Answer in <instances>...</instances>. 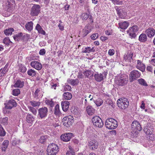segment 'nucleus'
<instances>
[{
    "instance_id": "nucleus-1",
    "label": "nucleus",
    "mask_w": 155,
    "mask_h": 155,
    "mask_svg": "<svg viewBox=\"0 0 155 155\" xmlns=\"http://www.w3.org/2000/svg\"><path fill=\"white\" fill-rule=\"evenodd\" d=\"M58 151V147L57 144L54 143L49 144L47 150L48 155H56Z\"/></svg>"
},
{
    "instance_id": "nucleus-2",
    "label": "nucleus",
    "mask_w": 155,
    "mask_h": 155,
    "mask_svg": "<svg viewBox=\"0 0 155 155\" xmlns=\"http://www.w3.org/2000/svg\"><path fill=\"white\" fill-rule=\"evenodd\" d=\"M105 124L106 127L110 130L114 129L117 126V122L113 118L107 119L105 121Z\"/></svg>"
},
{
    "instance_id": "nucleus-3",
    "label": "nucleus",
    "mask_w": 155,
    "mask_h": 155,
    "mask_svg": "<svg viewBox=\"0 0 155 155\" xmlns=\"http://www.w3.org/2000/svg\"><path fill=\"white\" fill-rule=\"evenodd\" d=\"M118 106L122 109H125L129 105V101L127 99L124 97L119 99L117 102Z\"/></svg>"
},
{
    "instance_id": "nucleus-4",
    "label": "nucleus",
    "mask_w": 155,
    "mask_h": 155,
    "mask_svg": "<svg viewBox=\"0 0 155 155\" xmlns=\"http://www.w3.org/2000/svg\"><path fill=\"white\" fill-rule=\"evenodd\" d=\"M93 125L99 128H101L104 125V123L100 117L97 116H95L92 117L91 119Z\"/></svg>"
},
{
    "instance_id": "nucleus-5",
    "label": "nucleus",
    "mask_w": 155,
    "mask_h": 155,
    "mask_svg": "<svg viewBox=\"0 0 155 155\" xmlns=\"http://www.w3.org/2000/svg\"><path fill=\"white\" fill-rule=\"evenodd\" d=\"M153 130V127L151 126L145 127L143 129L146 134L147 137L150 140L153 139L154 136L152 133Z\"/></svg>"
},
{
    "instance_id": "nucleus-6",
    "label": "nucleus",
    "mask_w": 155,
    "mask_h": 155,
    "mask_svg": "<svg viewBox=\"0 0 155 155\" xmlns=\"http://www.w3.org/2000/svg\"><path fill=\"white\" fill-rule=\"evenodd\" d=\"M138 27L137 25H134L132 27H130L127 32L130 38L131 39L135 38L136 36V33L138 31Z\"/></svg>"
},
{
    "instance_id": "nucleus-7",
    "label": "nucleus",
    "mask_w": 155,
    "mask_h": 155,
    "mask_svg": "<svg viewBox=\"0 0 155 155\" xmlns=\"http://www.w3.org/2000/svg\"><path fill=\"white\" fill-rule=\"evenodd\" d=\"M40 8L39 5H34L31 9V15L33 16H38L40 12Z\"/></svg>"
},
{
    "instance_id": "nucleus-8",
    "label": "nucleus",
    "mask_w": 155,
    "mask_h": 155,
    "mask_svg": "<svg viewBox=\"0 0 155 155\" xmlns=\"http://www.w3.org/2000/svg\"><path fill=\"white\" fill-rule=\"evenodd\" d=\"M48 109L47 107L40 108L38 110V117L41 119L45 118L47 116Z\"/></svg>"
},
{
    "instance_id": "nucleus-9",
    "label": "nucleus",
    "mask_w": 155,
    "mask_h": 155,
    "mask_svg": "<svg viewBox=\"0 0 155 155\" xmlns=\"http://www.w3.org/2000/svg\"><path fill=\"white\" fill-rule=\"evenodd\" d=\"M73 118L71 115L64 117L62 120L63 124L64 126L68 127L73 122Z\"/></svg>"
},
{
    "instance_id": "nucleus-10",
    "label": "nucleus",
    "mask_w": 155,
    "mask_h": 155,
    "mask_svg": "<svg viewBox=\"0 0 155 155\" xmlns=\"http://www.w3.org/2000/svg\"><path fill=\"white\" fill-rule=\"evenodd\" d=\"M140 73L137 71L134 70L131 71L130 74V82H132L140 77Z\"/></svg>"
},
{
    "instance_id": "nucleus-11",
    "label": "nucleus",
    "mask_w": 155,
    "mask_h": 155,
    "mask_svg": "<svg viewBox=\"0 0 155 155\" xmlns=\"http://www.w3.org/2000/svg\"><path fill=\"white\" fill-rule=\"evenodd\" d=\"M135 125H137V127H136V128L135 130H136L134 131V134L133 133L131 134V137L133 138L136 137L137 136L138 134L137 133V130L140 131L142 130V127L139 122L135 121H133V125H134V126H136Z\"/></svg>"
},
{
    "instance_id": "nucleus-12",
    "label": "nucleus",
    "mask_w": 155,
    "mask_h": 155,
    "mask_svg": "<svg viewBox=\"0 0 155 155\" xmlns=\"http://www.w3.org/2000/svg\"><path fill=\"white\" fill-rule=\"evenodd\" d=\"M73 134L71 133H68L62 134L61 136V140L64 142H68L70 140L73 136Z\"/></svg>"
},
{
    "instance_id": "nucleus-13",
    "label": "nucleus",
    "mask_w": 155,
    "mask_h": 155,
    "mask_svg": "<svg viewBox=\"0 0 155 155\" xmlns=\"http://www.w3.org/2000/svg\"><path fill=\"white\" fill-rule=\"evenodd\" d=\"M5 107L6 109H11L14 107H15L17 105V103L13 99L10 100L7 104H5Z\"/></svg>"
},
{
    "instance_id": "nucleus-14",
    "label": "nucleus",
    "mask_w": 155,
    "mask_h": 155,
    "mask_svg": "<svg viewBox=\"0 0 155 155\" xmlns=\"http://www.w3.org/2000/svg\"><path fill=\"white\" fill-rule=\"evenodd\" d=\"M30 65L32 67L38 70H40L42 68L41 64L37 61H31Z\"/></svg>"
},
{
    "instance_id": "nucleus-15",
    "label": "nucleus",
    "mask_w": 155,
    "mask_h": 155,
    "mask_svg": "<svg viewBox=\"0 0 155 155\" xmlns=\"http://www.w3.org/2000/svg\"><path fill=\"white\" fill-rule=\"evenodd\" d=\"M88 144L90 149L92 150H94L97 149L98 147V142L96 140H92L89 142Z\"/></svg>"
},
{
    "instance_id": "nucleus-16",
    "label": "nucleus",
    "mask_w": 155,
    "mask_h": 155,
    "mask_svg": "<svg viewBox=\"0 0 155 155\" xmlns=\"http://www.w3.org/2000/svg\"><path fill=\"white\" fill-rule=\"evenodd\" d=\"M145 32L148 37L151 38L154 35L155 30L153 28H150L147 29Z\"/></svg>"
},
{
    "instance_id": "nucleus-17",
    "label": "nucleus",
    "mask_w": 155,
    "mask_h": 155,
    "mask_svg": "<svg viewBox=\"0 0 155 155\" xmlns=\"http://www.w3.org/2000/svg\"><path fill=\"white\" fill-rule=\"evenodd\" d=\"M7 1L5 3V5H4L5 6V9L7 10L8 9L12 8V5H15V0H6Z\"/></svg>"
},
{
    "instance_id": "nucleus-18",
    "label": "nucleus",
    "mask_w": 155,
    "mask_h": 155,
    "mask_svg": "<svg viewBox=\"0 0 155 155\" xmlns=\"http://www.w3.org/2000/svg\"><path fill=\"white\" fill-rule=\"evenodd\" d=\"M136 68L143 72L145 70V66L140 60H137V64L136 65Z\"/></svg>"
},
{
    "instance_id": "nucleus-19",
    "label": "nucleus",
    "mask_w": 155,
    "mask_h": 155,
    "mask_svg": "<svg viewBox=\"0 0 155 155\" xmlns=\"http://www.w3.org/2000/svg\"><path fill=\"white\" fill-rule=\"evenodd\" d=\"M129 24L128 22L126 21L121 22L118 23L119 27L122 29H126L128 26Z\"/></svg>"
},
{
    "instance_id": "nucleus-20",
    "label": "nucleus",
    "mask_w": 155,
    "mask_h": 155,
    "mask_svg": "<svg viewBox=\"0 0 155 155\" xmlns=\"http://www.w3.org/2000/svg\"><path fill=\"white\" fill-rule=\"evenodd\" d=\"M69 102L68 101H64L61 103V106L63 110L66 111L68 110L69 105Z\"/></svg>"
},
{
    "instance_id": "nucleus-21",
    "label": "nucleus",
    "mask_w": 155,
    "mask_h": 155,
    "mask_svg": "<svg viewBox=\"0 0 155 155\" xmlns=\"http://www.w3.org/2000/svg\"><path fill=\"white\" fill-rule=\"evenodd\" d=\"M86 110L89 115H92L94 113L95 110L91 106H88L86 107Z\"/></svg>"
},
{
    "instance_id": "nucleus-22",
    "label": "nucleus",
    "mask_w": 155,
    "mask_h": 155,
    "mask_svg": "<svg viewBox=\"0 0 155 155\" xmlns=\"http://www.w3.org/2000/svg\"><path fill=\"white\" fill-rule=\"evenodd\" d=\"M24 85V82L23 81L18 80L15 83L13 86L15 87H22Z\"/></svg>"
},
{
    "instance_id": "nucleus-23",
    "label": "nucleus",
    "mask_w": 155,
    "mask_h": 155,
    "mask_svg": "<svg viewBox=\"0 0 155 155\" xmlns=\"http://www.w3.org/2000/svg\"><path fill=\"white\" fill-rule=\"evenodd\" d=\"M95 49L94 47L91 48L90 47H87L85 48H83L82 50V53H90L91 52H94Z\"/></svg>"
},
{
    "instance_id": "nucleus-24",
    "label": "nucleus",
    "mask_w": 155,
    "mask_h": 155,
    "mask_svg": "<svg viewBox=\"0 0 155 155\" xmlns=\"http://www.w3.org/2000/svg\"><path fill=\"white\" fill-rule=\"evenodd\" d=\"M8 64H6L4 68L2 70V69L0 70V77L3 76L8 71Z\"/></svg>"
},
{
    "instance_id": "nucleus-25",
    "label": "nucleus",
    "mask_w": 155,
    "mask_h": 155,
    "mask_svg": "<svg viewBox=\"0 0 155 155\" xmlns=\"http://www.w3.org/2000/svg\"><path fill=\"white\" fill-rule=\"evenodd\" d=\"M94 77L95 80L98 82H100L103 80V76L102 74H95Z\"/></svg>"
},
{
    "instance_id": "nucleus-26",
    "label": "nucleus",
    "mask_w": 155,
    "mask_h": 155,
    "mask_svg": "<svg viewBox=\"0 0 155 155\" xmlns=\"http://www.w3.org/2000/svg\"><path fill=\"white\" fill-rule=\"evenodd\" d=\"M133 55V54L132 53H130V54L125 55L124 56V59H125L126 61L130 63L132 60V57Z\"/></svg>"
},
{
    "instance_id": "nucleus-27",
    "label": "nucleus",
    "mask_w": 155,
    "mask_h": 155,
    "mask_svg": "<svg viewBox=\"0 0 155 155\" xmlns=\"http://www.w3.org/2000/svg\"><path fill=\"white\" fill-rule=\"evenodd\" d=\"M84 75L87 78H91L93 75V72L91 70H87L84 72Z\"/></svg>"
},
{
    "instance_id": "nucleus-28",
    "label": "nucleus",
    "mask_w": 155,
    "mask_h": 155,
    "mask_svg": "<svg viewBox=\"0 0 155 155\" xmlns=\"http://www.w3.org/2000/svg\"><path fill=\"white\" fill-rule=\"evenodd\" d=\"M25 28L28 31H31L32 30L33 28V23L32 22H29L26 24L25 25Z\"/></svg>"
},
{
    "instance_id": "nucleus-29",
    "label": "nucleus",
    "mask_w": 155,
    "mask_h": 155,
    "mask_svg": "<svg viewBox=\"0 0 155 155\" xmlns=\"http://www.w3.org/2000/svg\"><path fill=\"white\" fill-rule=\"evenodd\" d=\"M9 143V142L8 140H5L2 143L1 148L2 151H5L6 150V149L8 146Z\"/></svg>"
},
{
    "instance_id": "nucleus-30",
    "label": "nucleus",
    "mask_w": 155,
    "mask_h": 155,
    "mask_svg": "<svg viewBox=\"0 0 155 155\" xmlns=\"http://www.w3.org/2000/svg\"><path fill=\"white\" fill-rule=\"evenodd\" d=\"M139 40L142 42H145L147 41V37L146 34H141L139 37Z\"/></svg>"
},
{
    "instance_id": "nucleus-31",
    "label": "nucleus",
    "mask_w": 155,
    "mask_h": 155,
    "mask_svg": "<svg viewBox=\"0 0 155 155\" xmlns=\"http://www.w3.org/2000/svg\"><path fill=\"white\" fill-rule=\"evenodd\" d=\"M117 83L119 85L123 86L127 83V81L126 78H121L118 81V82Z\"/></svg>"
},
{
    "instance_id": "nucleus-32",
    "label": "nucleus",
    "mask_w": 155,
    "mask_h": 155,
    "mask_svg": "<svg viewBox=\"0 0 155 155\" xmlns=\"http://www.w3.org/2000/svg\"><path fill=\"white\" fill-rule=\"evenodd\" d=\"M35 29L37 30L38 32L41 34L43 35H45V32L44 31L42 28L41 26L39 24H37L35 27Z\"/></svg>"
},
{
    "instance_id": "nucleus-33",
    "label": "nucleus",
    "mask_w": 155,
    "mask_h": 155,
    "mask_svg": "<svg viewBox=\"0 0 155 155\" xmlns=\"http://www.w3.org/2000/svg\"><path fill=\"white\" fill-rule=\"evenodd\" d=\"M26 119L28 123H32L34 121V118L31 114H28L26 116Z\"/></svg>"
},
{
    "instance_id": "nucleus-34",
    "label": "nucleus",
    "mask_w": 155,
    "mask_h": 155,
    "mask_svg": "<svg viewBox=\"0 0 155 155\" xmlns=\"http://www.w3.org/2000/svg\"><path fill=\"white\" fill-rule=\"evenodd\" d=\"M63 98L67 100H70L72 97V95L71 94L68 92H64L63 94Z\"/></svg>"
},
{
    "instance_id": "nucleus-35",
    "label": "nucleus",
    "mask_w": 155,
    "mask_h": 155,
    "mask_svg": "<svg viewBox=\"0 0 155 155\" xmlns=\"http://www.w3.org/2000/svg\"><path fill=\"white\" fill-rule=\"evenodd\" d=\"M23 34L22 33H20L18 34L15 35L13 36L14 39L15 41H18L20 40L23 39Z\"/></svg>"
},
{
    "instance_id": "nucleus-36",
    "label": "nucleus",
    "mask_w": 155,
    "mask_h": 155,
    "mask_svg": "<svg viewBox=\"0 0 155 155\" xmlns=\"http://www.w3.org/2000/svg\"><path fill=\"white\" fill-rule=\"evenodd\" d=\"M68 83L73 86L77 85L79 83V81L77 79H70L68 80Z\"/></svg>"
},
{
    "instance_id": "nucleus-37",
    "label": "nucleus",
    "mask_w": 155,
    "mask_h": 155,
    "mask_svg": "<svg viewBox=\"0 0 155 155\" xmlns=\"http://www.w3.org/2000/svg\"><path fill=\"white\" fill-rule=\"evenodd\" d=\"M14 30L13 28H10L5 30L4 31V32L6 35H9L12 34V32Z\"/></svg>"
},
{
    "instance_id": "nucleus-38",
    "label": "nucleus",
    "mask_w": 155,
    "mask_h": 155,
    "mask_svg": "<svg viewBox=\"0 0 155 155\" xmlns=\"http://www.w3.org/2000/svg\"><path fill=\"white\" fill-rule=\"evenodd\" d=\"M27 74L29 75L32 77L35 76L36 75L35 71L32 69L29 70L27 71Z\"/></svg>"
},
{
    "instance_id": "nucleus-39",
    "label": "nucleus",
    "mask_w": 155,
    "mask_h": 155,
    "mask_svg": "<svg viewBox=\"0 0 155 155\" xmlns=\"http://www.w3.org/2000/svg\"><path fill=\"white\" fill-rule=\"evenodd\" d=\"M89 31L86 28H84L82 30V31L81 32V35L82 37H84L86 36L89 33Z\"/></svg>"
},
{
    "instance_id": "nucleus-40",
    "label": "nucleus",
    "mask_w": 155,
    "mask_h": 155,
    "mask_svg": "<svg viewBox=\"0 0 155 155\" xmlns=\"http://www.w3.org/2000/svg\"><path fill=\"white\" fill-rule=\"evenodd\" d=\"M30 103L31 104L33 107L39 106L40 104L39 102L35 101H30Z\"/></svg>"
},
{
    "instance_id": "nucleus-41",
    "label": "nucleus",
    "mask_w": 155,
    "mask_h": 155,
    "mask_svg": "<svg viewBox=\"0 0 155 155\" xmlns=\"http://www.w3.org/2000/svg\"><path fill=\"white\" fill-rule=\"evenodd\" d=\"M54 113L55 115H58L60 114V110H59V106L58 104L55 106Z\"/></svg>"
},
{
    "instance_id": "nucleus-42",
    "label": "nucleus",
    "mask_w": 155,
    "mask_h": 155,
    "mask_svg": "<svg viewBox=\"0 0 155 155\" xmlns=\"http://www.w3.org/2000/svg\"><path fill=\"white\" fill-rule=\"evenodd\" d=\"M94 103L97 106H99L102 104L103 100L100 98H98L94 101Z\"/></svg>"
},
{
    "instance_id": "nucleus-43",
    "label": "nucleus",
    "mask_w": 155,
    "mask_h": 155,
    "mask_svg": "<svg viewBox=\"0 0 155 155\" xmlns=\"http://www.w3.org/2000/svg\"><path fill=\"white\" fill-rule=\"evenodd\" d=\"M47 138V135L41 136V137L39 139V142L42 143L45 142Z\"/></svg>"
},
{
    "instance_id": "nucleus-44",
    "label": "nucleus",
    "mask_w": 155,
    "mask_h": 155,
    "mask_svg": "<svg viewBox=\"0 0 155 155\" xmlns=\"http://www.w3.org/2000/svg\"><path fill=\"white\" fill-rule=\"evenodd\" d=\"M20 93V91L19 89H15L13 90L12 91V94L13 95L17 96Z\"/></svg>"
},
{
    "instance_id": "nucleus-45",
    "label": "nucleus",
    "mask_w": 155,
    "mask_h": 155,
    "mask_svg": "<svg viewBox=\"0 0 155 155\" xmlns=\"http://www.w3.org/2000/svg\"><path fill=\"white\" fill-rule=\"evenodd\" d=\"M138 81L140 84L145 86H147L145 81L143 79H139L138 80Z\"/></svg>"
},
{
    "instance_id": "nucleus-46",
    "label": "nucleus",
    "mask_w": 155,
    "mask_h": 155,
    "mask_svg": "<svg viewBox=\"0 0 155 155\" xmlns=\"http://www.w3.org/2000/svg\"><path fill=\"white\" fill-rule=\"evenodd\" d=\"M5 132L2 126L0 125V136H4L5 135Z\"/></svg>"
},
{
    "instance_id": "nucleus-47",
    "label": "nucleus",
    "mask_w": 155,
    "mask_h": 155,
    "mask_svg": "<svg viewBox=\"0 0 155 155\" xmlns=\"http://www.w3.org/2000/svg\"><path fill=\"white\" fill-rule=\"evenodd\" d=\"M81 17L82 20H86L89 17V15L87 13H83L81 14Z\"/></svg>"
},
{
    "instance_id": "nucleus-48",
    "label": "nucleus",
    "mask_w": 155,
    "mask_h": 155,
    "mask_svg": "<svg viewBox=\"0 0 155 155\" xmlns=\"http://www.w3.org/2000/svg\"><path fill=\"white\" fill-rule=\"evenodd\" d=\"M8 118L5 117V118H4L2 119L1 122L2 124L4 125H6L8 124Z\"/></svg>"
},
{
    "instance_id": "nucleus-49",
    "label": "nucleus",
    "mask_w": 155,
    "mask_h": 155,
    "mask_svg": "<svg viewBox=\"0 0 155 155\" xmlns=\"http://www.w3.org/2000/svg\"><path fill=\"white\" fill-rule=\"evenodd\" d=\"M3 42L6 45H9V43L11 42L10 39L8 38H5L3 40Z\"/></svg>"
},
{
    "instance_id": "nucleus-50",
    "label": "nucleus",
    "mask_w": 155,
    "mask_h": 155,
    "mask_svg": "<svg viewBox=\"0 0 155 155\" xmlns=\"http://www.w3.org/2000/svg\"><path fill=\"white\" fill-rule=\"evenodd\" d=\"M30 110L32 112V113L34 115H36L37 114L36 110L32 107H29Z\"/></svg>"
},
{
    "instance_id": "nucleus-51",
    "label": "nucleus",
    "mask_w": 155,
    "mask_h": 155,
    "mask_svg": "<svg viewBox=\"0 0 155 155\" xmlns=\"http://www.w3.org/2000/svg\"><path fill=\"white\" fill-rule=\"evenodd\" d=\"M19 71L22 73H24L26 71V68L25 67L22 65L20 66L19 68Z\"/></svg>"
},
{
    "instance_id": "nucleus-52",
    "label": "nucleus",
    "mask_w": 155,
    "mask_h": 155,
    "mask_svg": "<svg viewBox=\"0 0 155 155\" xmlns=\"http://www.w3.org/2000/svg\"><path fill=\"white\" fill-rule=\"evenodd\" d=\"M66 155H75V153L73 151V150L71 149L70 151H67Z\"/></svg>"
},
{
    "instance_id": "nucleus-53",
    "label": "nucleus",
    "mask_w": 155,
    "mask_h": 155,
    "mask_svg": "<svg viewBox=\"0 0 155 155\" xmlns=\"http://www.w3.org/2000/svg\"><path fill=\"white\" fill-rule=\"evenodd\" d=\"M91 37L92 39L95 40L98 37V34L97 33L93 34L91 35Z\"/></svg>"
},
{
    "instance_id": "nucleus-54",
    "label": "nucleus",
    "mask_w": 155,
    "mask_h": 155,
    "mask_svg": "<svg viewBox=\"0 0 155 155\" xmlns=\"http://www.w3.org/2000/svg\"><path fill=\"white\" fill-rule=\"evenodd\" d=\"M46 103L50 105L51 107H53L54 105V103L52 100H47L46 102Z\"/></svg>"
},
{
    "instance_id": "nucleus-55",
    "label": "nucleus",
    "mask_w": 155,
    "mask_h": 155,
    "mask_svg": "<svg viewBox=\"0 0 155 155\" xmlns=\"http://www.w3.org/2000/svg\"><path fill=\"white\" fill-rule=\"evenodd\" d=\"M115 51L114 49H110L108 52V54L110 56L113 55Z\"/></svg>"
},
{
    "instance_id": "nucleus-56",
    "label": "nucleus",
    "mask_w": 155,
    "mask_h": 155,
    "mask_svg": "<svg viewBox=\"0 0 155 155\" xmlns=\"http://www.w3.org/2000/svg\"><path fill=\"white\" fill-rule=\"evenodd\" d=\"M116 10L117 14L120 16H121L122 15V10L119 8H117Z\"/></svg>"
},
{
    "instance_id": "nucleus-57",
    "label": "nucleus",
    "mask_w": 155,
    "mask_h": 155,
    "mask_svg": "<svg viewBox=\"0 0 155 155\" xmlns=\"http://www.w3.org/2000/svg\"><path fill=\"white\" fill-rule=\"evenodd\" d=\"M45 53V49H41L39 51V53L41 55H44Z\"/></svg>"
},
{
    "instance_id": "nucleus-58",
    "label": "nucleus",
    "mask_w": 155,
    "mask_h": 155,
    "mask_svg": "<svg viewBox=\"0 0 155 155\" xmlns=\"http://www.w3.org/2000/svg\"><path fill=\"white\" fill-rule=\"evenodd\" d=\"M65 88H66L68 91H70L71 90V87L69 85H66L65 86Z\"/></svg>"
},
{
    "instance_id": "nucleus-59",
    "label": "nucleus",
    "mask_w": 155,
    "mask_h": 155,
    "mask_svg": "<svg viewBox=\"0 0 155 155\" xmlns=\"http://www.w3.org/2000/svg\"><path fill=\"white\" fill-rule=\"evenodd\" d=\"M58 26L60 29L61 30H63L64 29V27L63 25L60 24L58 25Z\"/></svg>"
},
{
    "instance_id": "nucleus-60",
    "label": "nucleus",
    "mask_w": 155,
    "mask_h": 155,
    "mask_svg": "<svg viewBox=\"0 0 155 155\" xmlns=\"http://www.w3.org/2000/svg\"><path fill=\"white\" fill-rule=\"evenodd\" d=\"M101 39L102 41H104L106 40H107V38L106 37L102 36L101 37Z\"/></svg>"
},
{
    "instance_id": "nucleus-61",
    "label": "nucleus",
    "mask_w": 155,
    "mask_h": 155,
    "mask_svg": "<svg viewBox=\"0 0 155 155\" xmlns=\"http://www.w3.org/2000/svg\"><path fill=\"white\" fill-rule=\"evenodd\" d=\"M140 107L141 108L143 109H144L145 108V104L143 101H142V104L140 106Z\"/></svg>"
},
{
    "instance_id": "nucleus-62",
    "label": "nucleus",
    "mask_w": 155,
    "mask_h": 155,
    "mask_svg": "<svg viewBox=\"0 0 155 155\" xmlns=\"http://www.w3.org/2000/svg\"><path fill=\"white\" fill-rule=\"evenodd\" d=\"M39 91H40V90L38 89H37L35 91V96L36 97H37L38 95V93L39 92Z\"/></svg>"
},
{
    "instance_id": "nucleus-63",
    "label": "nucleus",
    "mask_w": 155,
    "mask_h": 155,
    "mask_svg": "<svg viewBox=\"0 0 155 155\" xmlns=\"http://www.w3.org/2000/svg\"><path fill=\"white\" fill-rule=\"evenodd\" d=\"M150 63L154 66L155 65V59H151Z\"/></svg>"
},
{
    "instance_id": "nucleus-64",
    "label": "nucleus",
    "mask_w": 155,
    "mask_h": 155,
    "mask_svg": "<svg viewBox=\"0 0 155 155\" xmlns=\"http://www.w3.org/2000/svg\"><path fill=\"white\" fill-rule=\"evenodd\" d=\"M73 142L75 144H78L79 143L78 140L76 139H74L72 140Z\"/></svg>"
}]
</instances>
